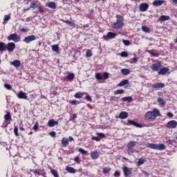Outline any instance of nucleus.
Returning <instances> with one entry per match:
<instances>
[{"label":"nucleus","instance_id":"obj_1","mask_svg":"<svg viewBox=\"0 0 177 177\" xmlns=\"http://www.w3.org/2000/svg\"><path fill=\"white\" fill-rule=\"evenodd\" d=\"M160 115L161 113L160 112V110L153 109L152 111L146 112L145 120H146V121H156L157 117H160Z\"/></svg>","mask_w":177,"mask_h":177},{"label":"nucleus","instance_id":"obj_2","mask_svg":"<svg viewBox=\"0 0 177 177\" xmlns=\"http://www.w3.org/2000/svg\"><path fill=\"white\" fill-rule=\"evenodd\" d=\"M115 17L116 21L112 24V27L115 28V30H120V28L124 27V17L117 15Z\"/></svg>","mask_w":177,"mask_h":177},{"label":"nucleus","instance_id":"obj_3","mask_svg":"<svg viewBox=\"0 0 177 177\" xmlns=\"http://www.w3.org/2000/svg\"><path fill=\"white\" fill-rule=\"evenodd\" d=\"M147 147L152 149L153 150H159L160 151L165 150L166 149L165 145L164 144L148 143Z\"/></svg>","mask_w":177,"mask_h":177},{"label":"nucleus","instance_id":"obj_4","mask_svg":"<svg viewBox=\"0 0 177 177\" xmlns=\"http://www.w3.org/2000/svg\"><path fill=\"white\" fill-rule=\"evenodd\" d=\"M136 146V141H130L127 144V151H128V154L131 156V154H133L135 153V151L133 150V147Z\"/></svg>","mask_w":177,"mask_h":177},{"label":"nucleus","instance_id":"obj_5","mask_svg":"<svg viewBox=\"0 0 177 177\" xmlns=\"http://www.w3.org/2000/svg\"><path fill=\"white\" fill-rule=\"evenodd\" d=\"M8 41H13L15 42H20V37L16 33L10 35L7 37Z\"/></svg>","mask_w":177,"mask_h":177},{"label":"nucleus","instance_id":"obj_6","mask_svg":"<svg viewBox=\"0 0 177 177\" xmlns=\"http://www.w3.org/2000/svg\"><path fill=\"white\" fill-rule=\"evenodd\" d=\"M15 49H16V44L15 43L9 42L6 44V50H8L9 53H12Z\"/></svg>","mask_w":177,"mask_h":177},{"label":"nucleus","instance_id":"obj_7","mask_svg":"<svg viewBox=\"0 0 177 177\" xmlns=\"http://www.w3.org/2000/svg\"><path fill=\"white\" fill-rule=\"evenodd\" d=\"M35 39H37V37L35 35H31L25 37L23 40V42H25L26 44H30V42H32V41H35Z\"/></svg>","mask_w":177,"mask_h":177},{"label":"nucleus","instance_id":"obj_8","mask_svg":"<svg viewBox=\"0 0 177 177\" xmlns=\"http://www.w3.org/2000/svg\"><path fill=\"white\" fill-rule=\"evenodd\" d=\"M5 122L3 123V128H6L8 127V121H12V116L10 115V113L8 112L6 115H4Z\"/></svg>","mask_w":177,"mask_h":177},{"label":"nucleus","instance_id":"obj_9","mask_svg":"<svg viewBox=\"0 0 177 177\" xmlns=\"http://www.w3.org/2000/svg\"><path fill=\"white\" fill-rule=\"evenodd\" d=\"M167 128L174 129L177 127V122L176 120L169 121L166 124Z\"/></svg>","mask_w":177,"mask_h":177},{"label":"nucleus","instance_id":"obj_10","mask_svg":"<svg viewBox=\"0 0 177 177\" xmlns=\"http://www.w3.org/2000/svg\"><path fill=\"white\" fill-rule=\"evenodd\" d=\"M123 174L124 176H128L129 175H131L132 174V168H128L127 166H124L122 168Z\"/></svg>","mask_w":177,"mask_h":177},{"label":"nucleus","instance_id":"obj_11","mask_svg":"<svg viewBox=\"0 0 177 177\" xmlns=\"http://www.w3.org/2000/svg\"><path fill=\"white\" fill-rule=\"evenodd\" d=\"M150 68L153 70V71H158L160 68H161V63L157 62L156 64H153Z\"/></svg>","mask_w":177,"mask_h":177},{"label":"nucleus","instance_id":"obj_12","mask_svg":"<svg viewBox=\"0 0 177 177\" xmlns=\"http://www.w3.org/2000/svg\"><path fill=\"white\" fill-rule=\"evenodd\" d=\"M149 9V4L147 3H142L140 5V12H146Z\"/></svg>","mask_w":177,"mask_h":177},{"label":"nucleus","instance_id":"obj_13","mask_svg":"<svg viewBox=\"0 0 177 177\" xmlns=\"http://www.w3.org/2000/svg\"><path fill=\"white\" fill-rule=\"evenodd\" d=\"M18 99H25V100H27V94L24 93V91H19L17 94Z\"/></svg>","mask_w":177,"mask_h":177},{"label":"nucleus","instance_id":"obj_14","mask_svg":"<svg viewBox=\"0 0 177 177\" xmlns=\"http://www.w3.org/2000/svg\"><path fill=\"white\" fill-rule=\"evenodd\" d=\"M165 86V84L164 83H155L152 85V88L154 89H160V88H164Z\"/></svg>","mask_w":177,"mask_h":177},{"label":"nucleus","instance_id":"obj_15","mask_svg":"<svg viewBox=\"0 0 177 177\" xmlns=\"http://www.w3.org/2000/svg\"><path fill=\"white\" fill-rule=\"evenodd\" d=\"M128 112L127 111H122L118 115V118L120 120H126V118L128 117Z\"/></svg>","mask_w":177,"mask_h":177},{"label":"nucleus","instance_id":"obj_16","mask_svg":"<svg viewBox=\"0 0 177 177\" xmlns=\"http://www.w3.org/2000/svg\"><path fill=\"white\" fill-rule=\"evenodd\" d=\"M115 37H117V33L109 32L105 36V38H109V39H113V38H115Z\"/></svg>","mask_w":177,"mask_h":177},{"label":"nucleus","instance_id":"obj_17","mask_svg":"<svg viewBox=\"0 0 177 177\" xmlns=\"http://www.w3.org/2000/svg\"><path fill=\"white\" fill-rule=\"evenodd\" d=\"M169 71V69L168 68H162L159 70L158 74L159 75H166Z\"/></svg>","mask_w":177,"mask_h":177},{"label":"nucleus","instance_id":"obj_18","mask_svg":"<svg viewBox=\"0 0 177 177\" xmlns=\"http://www.w3.org/2000/svg\"><path fill=\"white\" fill-rule=\"evenodd\" d=\"M48 125L50 127H55V125H59V122L56 121L53 119H51L48 121Z\"/></svg>","mask_w":177,"mask_h":177},{"label":"nucleus","instance_id":"obj_19","mask_svg":"<svg viewBox=\"0 0 177 177\" xmlns=\"http://www.w3.org/2000/svg\"><path fill=\"white\" fill-rule=\"evenodd\" d=\"M126 125H133V127H136V128H141L140 124L133 120H128V123Z\"/></svg>","mask_w":177,"mask_h":177},{"label":"nucleus","instance_id":"obj_20","mask_svg":"<svg viewBox=\"0 0 177 177\" xmlns=\"http://www.w3.org/2000/svg\"><path fill=\"white\" fill-rule=\"evenodd\" d=\"M164 2H165L164 0H155L153 1L152 5L153 6H161Z\"/></svg>","mask_w":177,"mask_h":177},{"label":"nucleus","instance_id":"obj_21","mask_svg":"<svg viewBox=\"0 0 177 177\" xmlns=\"http://www.w3.org/2000/svg\"><path fill=\"white\" fill-rule=\"evenodd\" d=\"M46 6H47V8H50V9H56V8H57V6H56V3L53 1L48 2L46 4Z\"/></svg>","mask_w":177,"mask_h":177},{"label":"nucleus","instance_id":"obj_22","mask_svg":"<svg viewBox=\"0 0 177 177\" xmlns=\"http://www.w3.org/2000/svg\"><path fill=\"white\" fill-rule=\"evenodd\" d=\"M10 65L14 66V67H20V66H21V62L19 60L15 59L10 62Z\"/></svg>","mask_w":177,"mask_h":177},{"label":"nucleus","instance_id":"obj_23","mask_svg":"<svg viewBox=\"0 0 177 177\" xmlns=\"http://www.w3.org/2000/svg\"><path fill=\"white\" fill-rule=\"evenodd\" d=\"M100 153L97 152V151H94L91 153V157L93 158V160H97L99 158Z\"/></svg>","mask_w":177,"mask_h":177},{"label":"nucleus","instance_id":"obj_24","mask_svg":"<svg viewBox=\"0 0 177 177\" xmlns=\"http://www.w3.org/2000/svg\"><path fill=\"white\" fill-rule=\"evenodd\" d=\"M66 171L69 174H75V172H77V170L74 169V167H68V166L66 167Z\"/></svg>","mask_w":177,"mask_h":177},{"label":"nucleus","instance_id":"obj_25","mask_svg":"<svg viewBox=\"0 0 177 177\" xmlns=\"http://www.w3.org/2000/svg\"><path fill=\"white\" fill-rule=\"evenodd\" d=\"M128 84H129V80L123 79L119 84H118V86H124Z\"/></svg>","mask_w":177,"mask_h":177},{"label":"nucleus","instance_id":"obj_26","mask_svg":"<svg viewBox=\"0 0 177 177\" xmlns=\"http://www.w3.org/2000/svg\"><path fill=\"white\" fill-rule=\"evenodd\" d=\"M62 145L63 147H67L68 145V138H63L62 140Z\"/></svg>","mask_w":177,"mask_h":177},{"label":"nucleus","instance_id":"obj_27","mask_svg":"<svg viewBox=\"0 0 177 177\" xmlns=\"http://www.w3.org/2000/svg\"><path fill=\"white\" fill-rule=\"evenodd\" d=\"M6 50V44L3 41L0 42V52H5Z\"/></svg>","mask_w":177,"mask_h":177},{"label":"nucleus","instance_id":"obj_28","mask_svg":"<svg viewBox=\"0 0 177 177\" xmlns=\"http://www.w3.org/2000/svg\"><path fill=\"white\" fill-rule=\"evenodd\" d=\"M158 103H159V106H165L167 102H165V100L161 98V97H158Z\"/></svg>","mask_w":177,"mask_h":177},{"label":"nucleus","instance_id":"obj_29","mask_svg":"<svg viewBox=\"0 0 177 177\" xmlns=\"http://www.w3.org/2000/svg\"><path fill=\"white\" fill-rule=\"evenodd\" d=\"M169 19H171V17H169V16L161 15L159 18V21H167V20H169Z\"/></svg>","mask_w":177,"mask_h":177},{"label":"nucleus","instance_id":"obj_30","mask_svg":"<svg viewBox=\"0 0 177 177\" xmlns=\"http://www.w3.org/2000/svg\"><path fill=\"white\" fill-rule=\"evenodd\" d=\"M121 73L123 74V75H128L131 73V71L128 68H123L121 69Z\"/></svg>","mask_w":177,"mask_h":177},{"label":"nucleus","instance_id":"obj_31","mask_svg":"<svg viewBox=\"0 0 177 177\" xmlns=\"http://www.w3.org/2000/svg\"><path fill=\"white\" fill-rule=\"evenodd\" d=\"M84 95H85V93L77 92L74 96L76 99H81Z\"/></svg>","mask_w":177,"mask_h":177},{"label":"nucleus","instance_id":"obj_32","mask_svg":"<svg viewBox=\"0 0 177 177\" xmlns=\"http://www.w3.org/2000/svg\"><path fill=\"white\" fill-rule=\"evenodd\" d=\"M122 102H128V103H131L132 101V97H124L121 99Z\"/></svg>","mask_w":177,"mask_h":177},{"label":"nucleus","instance_id":"obj_33","mask_svg":"<svg viewBox=\"0 0 177 177\" xmlns=\"http://www.w3.org/2000/svg\"><path fill=\"white\" fill-rule=\"evenodd\" d=\"M75 77V75H74V73H69L66 76V78H67V80H69V81H73V80H74Z\"/></svg>","mask_w":177,"mask_h":177},{"label":"nucleus","instance_id":"obj_34","mask_svg":"<svg viewBox=\"0 0 177 177\" xmlns=\"http://www.w3.org/2000/svg\"><path fill=\"white\" fill-rule=\"evenodd\" d=\"M145 161H146L143 158H140L137 162L138 167H140V165H143L145 164Z\"/></svg>","mask_w":177,"mask_h":177},{"label":"nucleus","instance_id":"obj_35","mask_svg":"<svg viewBox=\"0 0 177 177\" xmlns=\"http://www.w3.org/2000/svg\"><path fill=\"white\" fill-rule=\"evenodd\" d=\"M111 171V169L110 167H104L103 169L102 172L104 175H106V174H109Z\"/></svg>","mask_w":177,"mask_h":177},{"label":"nucleus","instance_id":"obj_36","mask_svg":"<svg viewBox=\"0 0 177 177\" xmlns=\"http://www.w3.org/2000/svg\"><path fill=\"white\" fill-rule=\"evenodd\" d=\"M69 103L73 106H77V104H80V101H77L75 100L69 101Z\"/></svg>","mask_w":177,"mask_h":177},{"label":"nucleus","instance_id":"obj_37","mask_svg":"<svg viewBox=\"0 0 177 177\" xmlns=\"http://www.w3.org/2000/svg\"><path fill=\"white\" fill-rule=\"evenodd\" d=\"M124 91L122 89L116 90L114 91V95H122L124 93Z\"/></svg>","mask_w":177,"mask_h":177},{"label":"nucleus","instance_id":"obj_38","mask_svg":"<svg viewBox=\"0 0 177 177\" xmlns=\"http://www.w3.org/2000/svg\"><path fill=\"white\" fill-rule=\"evenodd\" d=\"M92 50H87L86 53V57H92Z\"/></svg>","mask_w":177,"mask_h":177},{"label":"nucleus","instance_id":"obj_39","mask_svg":"<svg viewBox=\"0 0 177 177\" xmlns=\"http://www.w3.org/2000/svg\"><path fill=\"white\" fill-rule=\"evenodd\" d=\"M142 31H144V32H149L150 31V28H149L146 26H144L142 27Z\"/></svg>","mask_w":177,"mask_h":177},{"label":"nucleus","instance_id":"obj_40","mask_svg":"<svg viewBox=\"0 0 177 177\" xmlns=\"http://www.w3.org/2000/svg\"><path fill=\"white\" fill-rule=\"evenodd\" d=\"M38 128H39V124L38 123V122H37L33 126V131H35V132H37V131H38Z\"/></svg>","mask_w":177,"mask_h":177},{"label":"nucleus","instance_id":"obj_41","mask_svg":"<svg viewBox=\"0 0 177 177\" xmlns=\"http://www.w3.org/2000/svg\"><path fill=\"white\" fill-rule=\"evenodd\" d=\"M51 174L52 175H53V176L55 177H59V174L57 173V171L55 170V169H51Z\"/></svg>","mask_w":177,"mask_h":177},{"label":"nucleus","instance_id":"obj_42","mask_svg":"<svg viewBox=\"0 0 177 177\" xmlns=\"http://www.w3.org/2000/svg\"><path fill=\"white\" fill-rule=\"evenodd\" d=\"M52 49L54 52H58L59 51V45L52 46Z\"/></svg>","mask_w":177,"mask_h":177},{"label":"nucleus","instance_id":"obj_43","mask_svg":"<svg viewBox=\"0 0 177 177\" xmlns=\"http://www.w3.org/2000/svg\"><path fill=\"white\" fill-rule=\"evenodd\" d=\"M122 42L126 46H129V45H131V41H129V40L123 39Z\"/></svg>","mask_w":177,"mask_h":177},{"label":"nucleus","instance_id":"obj_44","mask_svg":"<svg viewBox=\"0 0 177 177\" xmlns=\"http://www.w3.org/2000/svg\"><path fill=\"white\" fill-rule=\"evenodd\" d=\"M79 153H81V154H87L88 153V151H85L84 149L82 148H80L78 149Z\"/></svg>","mask_w":177,"mask_h":177},{"label":"nucleus","instance_id":"obj_45","mask_svg":"<svg viewBox=\"0 0 177 177\" xmlns=\"http://www.w3.org/2000/svg\"><path fill=\"white\" fill-rule=\"evenodd\" d=\"M96 135L98 136L99 138H102V139L106 138V134L103 133H96Z\"/></svg>","mask_w":177,"mask_h":177},{"label":"nucleus","instance_id":"obj_46","mask_svg":"<svg viewBox=\"0 0 177 177\" xmlns=\"http://www.w3.org/2000/svg\"><path fill=\"white\" fill-rule=\"evenodd\" d=\"M95 78H97V80H103V75L100 73H96Z\"/></svg>","mask_w":177,"mask_h":177},{"label":"nucleus","instance_id":"obj_47","mask_svg":"<svg viewBox=\"0 0 177 177\" xmlns=\"http://www.w3.org/2000/svg\"><path fill=\"white\" fill-rule=\"evenodd\" d=\"M38 4L36 3H31L30 5V8H32V9H35V8H38Z\"/></svg>","mask_w":177,"mask_h":177},{"label":"nucleus","instance_id":"obj_48","mask_svg":"<svg viewBox=\"0 0 177 177\" xmlns=\"http://www.w3.org/2000/svg\"><path fill=\"white\" fill-rule=\"evenodd\" d=\"M14 133L15 136H19V129L16 126L14 128Z\"/></svg>","mask_w":177,"mask_h":177},{"label":"nucleus","instance_id":"obj_49","mask_svg":"<svg viewBox=\"0 0 177 177\" xmlns=\"http://www.w3.org/2000/svg\"><path fill=\"white\" fill-rule=\"evenodd\" d=\"M120 56L122 57H128V53H127L126 51H122L121 53H120Z\"/></svg>","mask_w":177,"mask_h":177},{"label":"nucleus","instance_id":"obj_50","mask_svg":"<svg viewBox=\"0 0 177 177\" xmlns=\"http://www.w3.org/2000/svg\"><path fill=\"white\" fill-rule=\"evenodd\" d=\"M102 80H107L109 78V73L105 72L103 73Z\"/></svg>","mask_w":177,"mask_h":177},{"label":"nucleus","instance_id":"obj_51","mask_svg":"<svg viewBox=\"0 0 177 177\" xmlns=\"http://www.w3.org/2000/svg\"><path fill=\"white\" fill-rule=\"evenodd\" d=\"M65 23H66V24H68V26H70L71 27H74V26H75V24L68 20H66Z\"/></svg>","mask_w":177,"mask_h":177},{"label":"nucleus","instance_id":"obj_52","mask_svg":"<svg viewBox=\"0 0 177 177\" xmlns=\"http://www.w3.org/2000/svg\"><path fill=\"white\" fill-rule=\"evenodd\" d=\"M33 173L35 175H41V170L38 169H36L33 170Z\"/></svg>","mask_w":177,"mask_h":177},{"label":"nucleus","instance_id":"obj_53","mask_svg":"<svg viewBox=\"0 0 177 177\" xmlns=\"http://www.w3.org/2000/svg\"><path fill=\"white\" fill-rule=\"evenodd\" d=\"M4 86L8 91H11V89H12V86L10 84H5Z\"/></svg>","mask_w":177,"mask_h":177},{"label":"nucleus","instance_id":"obj_54","mask_svg":"<svg viewBox=\"0 0 177 177\" xmlns=\"http://www.w3.org/2000/svg\"><path fill=\"white\" fill-rule=\"evenodd\" d=\"M39 9V13H40L41 15H44V8L39 6L37 7Z\"/></svg>","mask_w":177,"mask_h":177},{"label":"nucleus","instance_id":"obj_55","mask_svg":"<svg viewBox=\"0 0 177 177\" xmlns=\"http://www.w3.org/2000/svg\"><path fill=\"white\" fill-rule=\"evenodd\" d=\"M74 161H75V162H77V164H80L81 160H80V157L76 156L74 159Z\"/></svg>","mask_w":177,"mask_h":177},{"label":"nucleus","instance_id":"obj_56","mask_svg":"<svg viewBox=\"0 0 177 177\" xmlns=\"http://www.w3.org/2000/svg\"><path fill=\"white\" fill-rule=\"evenodd\" d=\"M85 100L87 101V102H92V97L89 95H86L85 97Z\"/></svg>","mask_w":177,"mask_h":177},{"label":"nucleus","instance_id":"obj_57","mask_svg":"<svg viewBox=\"0 0 177 177\" xmlns=\"http://www.w3.org/2000/svg\"><path fill=\"white\" fill-rule=\"evenodd\" d=\"M50 136H52V138H56V132L51 131L49 133Z\"/></svg>","mask_w":177,"mask_h":177},{"label":"nucleus","instance_id":"obj_58","mask_svg":"<svg viewBox=\"0 0 177 177\" xmlns=\"http://www.w3.org/2000/svg\"><path fill=\"white\" fill-rule=\"evenodd\" d=\"M167 117L172 118V117H174V113H172L171 112H167Z\"/></svg>","mask_w":177,"mask_h":177},{"label":"nucleus","instance_id":"obj_59","mask_svg":"<svg viewBox=\"0 0 177 177\" xmlns=\"http://www.w3.org/2000/svg\"><path fill=\"white\" fill-rule=\"evenodd\" d=\"M142 174H143V175H145V176H146V177L150 176V174H149V173H147V171H145V170H142Z\"/></svg>","mask_w":177,"mask_h":177},{"label":"nucleus","instance_id":"obj_60","mask_svg":"<svg viewBox=\"0 0 177 177\" xmlns=\"http://www.w3.org/2000/svg\"><path fill=\"white\" fill-rule=\"evenodd\" d=\"M121 176V174L119 173L118 171H115L114 174H113V176Z\"/></svg>","mask_w":177,"mask_h":177},{"label":"nucleus","instance_id":"obj_61","mask_svg":"<svg viewBox=\"0 0 177 177\" xmlns=\"http://www.w3.org/2000/svg\"><path fill=\"white\" fill-rule=\"evenodd\" d=\"M92 140H96V142H100V138L97 137H93Z\"/></svg>","mask_w":177,"mask_h":177},{"label":"nucleus","instance_id":"obj_62","mask_svg":"<svg viewBox=\"0 0 177 177\" xmlns=\"http://www.w3.org/2000/svg\"><path fill=\"white\" fill-rule=\"evenodd\" d=\"M8 20H10V17H9L8 15H5L4 21H8Z\"/></svg>","mask_w":177,"mask_h":177},{"label":"nucleus","instance_id":"obj_63","mask_svg":"<svg viewBox=\"0 0 177 177\" xmlns=\"http://www.w3.org/2000/svg\"><path fill=\"white\" fill-rule=\"evenodd\" d=\"M151 55H152V56H153L155 57H158V56H160V55L157 53H153Z\"/></svg>","mask_w":177,"mask_h":177},{"label":"nucleus","instance_id":"obj_64","mask_svg":"<svg viewBox=\"0 0 177 177\" xmlns=\"http://www.w3.org/2000/svg\"><path fill=\"white\" fill-rule=\"evenodd\" d=\"M75 118H77V114L74 113L73 115V121H75Z\"/></svg>","mask_w":177,"mask_h":177}]
</instances>
